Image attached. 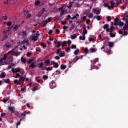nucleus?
<instances>
[{
  "label": "nucleus",
  "mask_w": 128,
  "mask_h": 128,
  "mask_svg": "<svg viewBox=\"0 0 128 128\" xmlns=\"http://www.w3.org/2000/svg\"><path fill=\"white\" fill-rule=\"evenodd\" d=\"M28 38H26L22 42L19 43L18 45L16 46L14 50H22V48L24 50H26V46H28Z\"/></svg>",
  "instance_id": "nucleus-1"
},
{
  "label": "nucleus",
  "mask_w": 128,
  "mask_h": 128,
  "mask_svg": "<svg viewBox=\"0 0 128 128\" xmlns=\"http://www.w3.org/2000/svg\"><path fill=\"white\" fill-rule=\"evenodd\" d=\"M32 34V40H34V42H36L38 38V36H40V32H36V31L33 30Z\"/></svg>",
  "instance_id": "nucleus-2"
},
{
  "label": "nucleus",
  "mask_w": 128,
  "mask_h": 128,
  "mask_svg": "<svg viewBox=\"0 0 128 128\" xmlns=\"http://www.w3.org/2000/svg\"><path fill=\"white\" fill-rule=\"evenodd\" d=\"M114 0L111 1L109 4H104V6L105 8H108V10H112V8H114Z\"/></svg>",
  "instance_id": "nucleus-3"
},
{
  "label": "nucleus",
  "mask_w": 128,
  "mask_h": 128,
  "mask_svg": "<svg viewBox=\"0 0 128 128\" xmlns=\"http://www.w3.org/2000/svg\"><path fill=\"white\" fill-rule=\"evenodd\" d=\"M50 86L52 89L56 88V84L54 81H52L50 82Z\"/></svg>",
  "instance_id": "nucleus-4"
},
{
  "label": "nucleus",
  "mask_w": 128,
  "mask_h": 128,
  "mask_svg": "<svg viewBox=\"0 0 128 128\" xmlns=\"http://www.w3.org/2000/svg\"><path fill=\"white\" fill-rule=\"evenodd\" d=\"M8 110L10 112V114H14V112H16V109L14 108V107L12 106H9Z\"/></svg>",
  "instance_id": "nucleus-5"
},
{
  "label": "nucleus",
  "mask_w": 128,
  "mask_h": 128,
  "mask_svg": "<svg viewBox=\"0 0 128 128\" xmlns=\"http://www.w3.org/2000/svg\"><path fill=\"white\" fill-rule=\"evenodd\" d=\"M92 12H95L96 14H100V9L98 8H94L92 9Z\"/></svg>",
  "instance_id": "nucleus-6"
},
{
  "label": "nucleus",
  "mask_w": 128,
  "mask_h": 128,
  "mask_svg": "<svg viewBox=\"0 0 128 128\" xmlns=\"http://www.w3.org/2000/svg\"><path fill=\"white\" fill-rule=\"evenodd\" d=\"M12 72L13 74H16V72H20V68H12Z\"/></svg>",
  "instance_id": "nucleus-7"
},
{
  "label": "nucleus",
  "mask_w": 128,
  "mask_h": 128,
  "mask_svg": "<svg viewBox=\"0 0 128 128\" xmlns=\"http://www.w3.org/2000/svg\"><path fill=\"white\" fill-rule=\"evenodd\" d=\"M98 60H100V58H94L93 60H91V62L92 64H96V62H98Z\"/></svg>",
  "instance_id": "nucleus-8"
},
{
  "label": "nucleus",
  "mask_w": 128,
  "mask_h": 128,
  "mask_svg": "<svg viewBox=\"0 0 128 128\" xmlns=\"http://www.w3.org/2000/svg\"><path fill=\"white\" fill-rule=\"evenodd\" d=\"M40 86H36L32 88V92H36V90H40Z\"/></svg>",
  "instance_id": "nucleus-9"
},
{
  "label": "nucleus",
  "mask_w": 128,
  "mask_h": 128,
  "mask_svg": "<svg viewBox=\"0 0 128 128\" xmlns=\"http://www.w3.org/2000/svg\"><path fill=\"white\" fill-rule=\"evenodd\" d=\"M82 58V56H80V57L78 56H76L75 58H74L73 62H78V60H80V58Z\"/></svg>",
  "instance_id": "nucleus-10"
},
{
  "label": "nucleus",
  "mask_w": 128,
  "mask_h": 128,
  "mask_svg": "<svg viewBox=\"0 0 128 128\" xmlns=\"http://www.w3.org/2000/svg\"><path fill=\"white\" fill-rule=\"evenodd\" d=\"M12 28V27H8V30L4 31L3 32L4 34H8V32H10V30H11Z\"/></svg>",
  "instance_id": "nucleus-11"
},
{
  "label": "nucleus",
  "mask_w": 128,
  "mask_h": 128,
  "mask_svg": "<svg viewBox=\"0 0 128 128\" xmlns=\"http://www.w3.org/2000/svg\"><path fill=\"white\" fill-rule=\"evenodd\" d=\"M8 20V16L6 14H4L2 17L1 22H3V20Z\"/></svg>",
  "instance_id": "nucleus-12"
},
{
  "label": "nucleus",
  "mask_w": 128,
  "mask_h": 128,
  "mask_svg": "<svg viewBox=\"0 0 128 128\" xmlns=\"http://www.w3.org/2000/svg\"><path fill=\"white\" fill-rule=\"evenodd\" d=\"M114 26H124V22L122 21H119L118 24L116 22L114 23Z\"/></svg>",
  "instance_id": "nucleus-13"
},
{
  "label": "nucleus",
  "mask_w": 128,
  "mask_h": 128,
  "mask_svg": "<svg viewBox=\"0 0 128 128\" xmlns=\"http://www.w3.org/2000/svg\"><path fill=\"white\" fill-rule=\"evenodd\" d=\"M90 52H96L98 50V49L94 48H90Z\"/></svg>",
  "instance_id": "nucleus-14"
},
{
  "label": "nucleus",
  "mask_w": 128,
  "mask_h": 128,
  "mask_svg": "<svg viewBox=\"0 0 128 128\" xmlns=\"http://www.w3.org/2000/svg\"><path fill=\"white\" fill-rule=\"evenodd\" d=\"M12 54V56H20V52H13Z\"/></svg>",
  "instance_id": "nucleus-15"
},
{
  "label": "nucleus",
  "mask_w": 128,
  "mask_h": 128,
  "mask_svg": "<svg viewBox=\"0 0 128 128\" xmlns=\"http://www.w3.org/2000/svg\"><path fill=\"white\" fill-rule=\"evenodd\" d=\"M34 60H36V58L33 57L31 59L29 60L27 62L28 64H30L31 62H34Z\"/></svg>",
  "instance_id": "nucleus-16"
},
{
  "label": "nucleus",
  "mask_w": 128,
  "mask_h": 128,
  "mask_svg": "<svg viewBox=\"0 0 128 128\" xmlns=\"http://www.w3.org/2000/svg\"><path fill=\"white\" fill-rule=\"evenodd\" d=\"M8 58V55L6 54H5L4 56V58H2L0 60V62H2L4 60H6V58Z\"/></svg>",
  "instance_id": "nucleus-17"
},
{
  "label": "nucleus",
  "mask_w": 128,
  "mask_h": 128,
  "mask_svg": "<svg viewBox=\"0 0 128 128\" xmlns=\"http://www.w3.org/2000/svg\"><path fill=\"white\" fill-rule=\"evenodd\" d=\"M86 34H88V30H86V27H84V30L82 32V34L84 36H86Z\"/></svg>",
  "instance_id": "nucleus-18"
},
{
  "label": "nucleus",
  "mask_w": 128,
  "mask_h": 128,
  "mask_svg": "<svg viewBox=\"0 0 128 128\" xmlns=\"http://www.w3.org/2000/svg\"><path fill=\"white\" fill-rule=\"evenodd\" d=\"M104 30H106L108 32H110V28H108V25L106 24L104 26Z\"/></svg>",
  "instance_id": "nucleus-19"
},
{
  "label": "nucleus",
  "mask_w": 128,
  "mask_h": 128,
  "mask_svg": "<svg viewBox=\"0 0 128 128\" xmlns=\"http://www.w3.org/2000/svg\"><path fill=\"white\" fill-rule=\"evenodd\" d=\"M79 38L80 40H86V36L82 34L79 37Z\"/></svg>",
  "instance_id": "nucleus-20"
},
{
  "label": "nucleus",
  "mask_w": 128,
  "mask_h": 128,
  "mask_svg": "<svg viewBox=\"0 0 128 128\" xmlns=\"http://www.w3.org/2000/svg\"><path fill=\"white\" fill-rule=\"evenodd\" d=\"M20 24H16V25L14 28H13V30L14 31L16 30H18V28H20Z\"/></svg>",
  "instance_id": "nucleus-21"
},
{
  "label": "nucleus",
  "mask_w": 128,
  "mask_h": 128,
  "mask_svg": "<svg viewBox=\"0 0 128 128\" xmlns=\"http://www.w3.org/2000/svg\"><path fill=\"white\" fill-rule=\"evenodd\" d=\"M78 54H80V50L78 48H76L74 52V54H75V56H78Z\"/></svg>",
  "instance_id": "nucleus-22"
},
{
  "label": "nucleus",
  "mask_w": 128,
  "mask_h": 128,
  "mask_svg": "<svg viewBox=\"0 0 128 128\" xmlns=\"http://www.w3.org/2000/svg\"><path fill=\"white\" fill-rule=\"evenodd\" d=\"M59 56H60V58H63V56H66V52H61L59 54Z\"/></svg>",
  "instance_id": "nucleus-23"
},
{
  "label": "nucleus",
  "mask_w": 128,
  "mask_h": 128,
  "mask_svg": "<svg viewBox=\"0 0 128 128\" xmlns=\"http://www.w3.org/2000/svg\"><path fill=\"white\" fill-rule=\"evenodd\" d=\"M20 78V80H19L20 82V80H22V82H24V80L26 79V76H21Z\"/></svg>",
  "instance_id": "nucleus-24"
},
{
  "label": "nucleus",
  "mask_w": 128,
  "mask_h": 128,
  "mask_svg": "<svg viewBox=\"0 0 128 128\" xmlns=\"http://www.w3.org/2000/svg\"><path fill=\"white\" fill-rule=\"evenodd\" d=\"M114 42H108V46L110 48H112V46H114Z\"/></svg>",
  "instance_id": "nucleus-25"
},
{
  "label": "nucleus",
  "mask_w": 128,
  "mask_h": 128,
  "mask_svg": "<svg viewBox=\"0 0 128 128\" xmlns=\"http://www.w3.org/2000/svg\"><path fill=\"white\" fill-rule=\"evenodd\" d=\"M4 48H12V45L10 44H6L4 46Z\"/></svg>",
  "instance_id": "nucleus-26"
},
{
  "label": "nucleus",
  "mask_w": 128,
  "mask_h": 128,
  "mask_svg": "<svg viewBox=\"0 0 128 128\" xmlns=\"http://www.w3.org/2000/svg\"><path fill=\"white\" fill-rule=\"evenodd\" d=\"M123 30H128V24H124V26L123 27Z\"/></svg>",
  "instance_id": "nucleus-27"
},
{
  "label": "nucleus",
  "mask_w": 128,
  "mask_h": 128,
  "mask_svg": "<svg viewBox=\"0 0 128 128\" xmlns=\"http://www.w3.org/2000/svg\"><path fill=\"white\" fill-rule=\"evenodd\" d=\"M14 60V58L12 56H10L8 58V60L9 62H12Z\"/></svg>",
  "instance_id": "nucleus-28"
},
{
  "label": "nucleus",
  "mask_w": 128,
  "mask_h": 128,
  "mask_svg": "<svg viewBox=\"0 0 128 128\" xmlns=\"http://www.w3.org/2000/svg\"><path fill=\"white\" fill-rule=\"evenodd\" d=\"M123 16H124L123 18H122L123 20H126V18H128V14L124 13V15H123Z\"/></svg>",
  "instance_id": "nucleus-29"
},
{
  "label": "nucleus",
  "mask_w": 128,
  "mask_h": 128,
  "mask_svg": "<svg viewBox=\"0 0 128 128\" xmlns=\"http://www.w3.org/2000/svg\"><path fill=\"white\" fill-rule=\"evenodd\" d=\"M0 78H6V74L2 72L1 74L0 75Z\"/></svg>",
  "instance_id": "nucleus-30"
},
{
  "label": "nucleus",
  "mask_w": 128,
  "mask_h": 128,
  "mask_svg": "<svg viewBox=\"0 0 128 128\" xmlns=\"http://www.w3.org/2000/svg\"><path fill=\"white\" fill-rule=\"evenodd\" d=\"M46 12V8H42L40 11V14H44V12Z\"/></svg>",
  "instance_id": "nucleus-31"
},
{
  "label": "nucleus",
  "mask_w": 128,
  "mask_h": 128,
  "mask_svg": "<svg viewBox=\"0 0 128 128\" xmlns=\"http://www.w3.org/2000/svg\"><path fill=\"white\" fill-rule=\"evenodd\" d=\"M54 74H56V76H60V71L57 70Z\"/></svg>",
  "instance_id": "nucleus-32"
},
{
  "label": "nucleus",
  "mask_w": 128,
  "mask_h": 128,
  "mask_svg": "<svg viewBox=\"0 0 128 128\" xmlns=\"http://www.w3.org/2000/svg\"><path fill=\"white\" fill-rule=\"evenodd\" d=\"M36 67V66L34 65V62H32L30 66V68H34Z\"/></svg>",
  "instance_id": "nucleus-33"
},
{
  "label": "nucleus",
  "mask_w": 128,
  "mask_h": 128,
  "mask_svg": "<svg viewBox=\"0 0 128 128\" xmlns=\"http://www.w3.org/2000/svg\"><path fill=\"white\" fill-rule=\"evenodd\" d=\"M45 64H46V66H48L50 64V60H47L45 61Z\"/></svg>",
  "instance_id": "nucleus-34"
},
{
  "label": "nucleus",
  "mask_w": 128,
  "mask_h": 128,
  "mask_svg": "<svg viewBox=\"0 0 128 128\" xmlns=\"http://www.w3.org/2000/svg\"><path fill=\"white\" fill-rule=\"evenodd\" d=\"M20 2V1L18 0H13V4H18Z\"/></svg>",
  "instance_id": "nucleus-35"
},
{
  "label": "nucleus",
  "mask_w": 128,
  "mask_h": 128,
  "mask_svg": "<svg viewBox=\"0 0 128 128\" xmlns=\"http://www.w3.org/2000/svg\"><path fill=\"white\" fill-rule=\"evenodd\" d=\"M66 65L62 64L60 66L61 70H66Z\"/></svg>",
  "instance_id": "nucleus-36"
},
{
  "label": "nucleus",
  "mask_w": 128,
  "mask_h": 128,
  "mask_svg": "<svg viewBox=\"0 0 128 128\" xmlns=\"http://www.w3.org/2000/svg\"><path fill=\"white\" fill-rule=\"evenodd\" d=\"M71 38H72V40L76 38V34H74L73 35L71 36Z\"/></svg>",
  "instance_id": "nucleus-37"
},
{
  "label": "nucleus",
  "mask_w": 128,
  "mask_h": 128,
  "mask_svg": "<svg viewBox=\"0 0 128 128\" xmlns=\"http://www.w3.org/2000/svg\"><path fill=\"white\" fill-rule=\"evenodd\" d=\"M79 16L78 14H76L73 17L71 18V20H74V18H76V17L78 18Z\"/></svg>",
  "instance_id": "nucleus-38"
},
{
  "label": "nucleus",
  "mask_w": 128,
  "mask_h": 128,
  "mask_svg": "<svg viewBox=\"0 0 128 128\" xmlns=\"http://www.w3.org/2000/svg\"><path fill=\"white\" fill-rule=\"evenodd\" d=\"M10 2H12V0H6V2H4V4H10Z\"/></svg>",
  "instance_id": "nucleus-39"
},
{
  "label": "nucleus",
  "mask_w": 128,
  "mask_h": 128,
  "mask_svg": "<svg viewBox=\"0 0 128 128\" xmlns=\"http://www.w3.org/2000/svg\"><path fill=\"white\" fill-rule=\"evenodd\" d=\"M83 50H84V52L86 54H88V48H84Z\"/></svg>",
  "instance_id": "nucleus-40"
},
{
  "label": "nucleus",
  "mask_w": 128,
  "mask_h": 128,
  "mask_svg": "<svg viewBox=\"0 0 128 128\" xmlns=\"http://www.w3.org/2000/svg\"><path fill=\"white\" fill-rule=\"evenodd\" d=\"M66 46V42L64 41L62 43V48H64V46Z\"/></svg>",
  "instance_id": "nucleus-41"
},
{
  "label": "nucleus",
  "mask_w": 128,
  "mask_h": 128,
  "mask_svg": "<svg viewBox=\"0 0 128 128\" xmlns=\"http://www.w3.org/2000/svg\"><path fill=\"white\" fill-rule=\"evenodd\" d=\"M88 16L89 18H92L94 16V14L92 13H90L89 14H88Z\"/></svg>",
  "instance_id": "nucleus-42"
},
{
  "label": "nucleus",
  "mask_w": 128,
  "mask_h": 128,
  "mask_svg": "<svg viewBox=\"0 0 128 128\" xmlns=\"http://www.w3.org/2000/svg\"><path fill=\"white\" fill-rule=\"evenodd\" d=\"M71 48L72 50H76V46L74 44H72L71 46Z\"/></svg>",
  "instance_id": "nucleus-43"
},
{
  "label": "nucleus",
  "mask_w": 128,
  "mask_h": 128,
  "mask_svg": "<svg viewBox=\"0 0 128 128\" xmlns=\"http://www.w3.org/2000/svg\"><path fill=\"white\" fill-rule=\"evenodd\" d=\"M21 62H23V64H26V60L22 58H21Z\"/></svg>",
  "instance_id": "nucleus-44"
},
{
  "label": "nucleus",
  "mask_w": 128,
  "mask_h": 128,
  "mask_svg": "<svg viewBox=\"0 0 128 128\" xmlns=\"http://www.w3.org/2000/svg\"><path fill=\"white\" fill-rule=\"evenodd\" d=\"M52 68H54L52 66L50 67H48L46 68V70H52Z\"/></svg>",
  "instance_id": "nucleus-45"
},
{
  "label": "nucleus",
  "mask_w": 128,
  "mask_h": 128,
  "mask_svg": "<svg viewBox=\"0 0 128 128\" xmlns=\"http://www.w3.org/2000/svg\"><path fill=\"white\" fill-rule=\"evenodd\" d=\"M42 78L46 80H48V76L46 75H44L42 76Z\"/></svg>",
  "instance_id": "nucleus-46"
},
{
  "label": "nucleus",
  "mask_w": 128,
  "mask_h": 128,
  "mask_svg": "<svg viewBox=\"0 0 128 128\" xmlns=\"http://www.w3.org/2000/svg\"><path fill=\"white\" fill-rule=\"evenodd\" d=\"M8 98H4L2 100V102H8Z\"/></svg>",
  "instance_id": "nucleus-47"
},
{
  "label": "nucleus",
  "mask_w": 128,
  "mask_h": 128,
  "mask_svg": "<svg viewBox=\"0 0 128 128\" xmlns=\"http://www.w3.org/2000/svg\"><path fill=\"white\" fill-rule=\"evenodd\" d=\"M6 26H12V22L11 21H9L6 23Z\"/></svg>",
  "instance_id": "nucleus-48"
},
{
  "label": "nucleus",
  "mask_w": 128,
  "mask_h": 128,
  "mask_svg": "<svg viewBox=\"0 0 128 128\" xmlns=\"http://www.w3.org/2000/svg\"><path fill=\"white\" fill-rule=\"evenodd\" d=\"M96 18L97 20H102V16H98Z\"/></svg>",
  "instance_id": "nucleus-49"
},
{
  "label": "nucleus",
  "mask_w": 128,
  "mask_h": 128,
  "mask_svg": "<svg viewBox=\"0 0 128 128\" xmlns=\"http://www.w3.org/2000/svg\"><path fill=\"white\" fill-rule=\"evenodd\" d=\"M61 44H62V42L59 41L58 44H57L56 48H60V46Z\"/></svg>",
  "instance_id": "nucleus-50"
},
{
  "label": "nucleus",
  "mask_w": 128,
  "mask_h": 128,
  "mask_svg": "<svg viewBox=\"0 0 128 128\" xmlns=\"http://www.w3.org/2000/svg\"><path fill=\"white\" fill-rule=\"evenodd\" d=\"M4 82H6V84H8L10 82V79H5L4 80Z\"/></svg>",
  "instance_id": "nucleus-51"
},
{
  "label": "nucleus",
  "mask_w": 128,
  "mask_h": 128,
  "mask_svg": "<svg viewBox=\"0 0 128 128\" xmlns=\"http://www.w3.org/2000/svg\"><path fill=\"white\" fill-rule=\"evenodd\" d=\"M110 36H111V38H114V36H116V35L114 34H113L112 32H110Z\"/></svg>",
  "instance_id": "nucleus-52"
},
{
  "label": "nucleus",
  "mask_w": 128,
  "mask_h": 128,
  "mask_svg": "<svg viewBox=\"0 0 128 128\" xmlns=\"http://www.w3.org/2000/svg\"><path fill=\"white\" fill-rule=\"evenodd\" d=\"M20 77V74L18 73H17L15 76L16 78H18Z\"/></svg>",
  "instance_id": "nucleus-53"
},
{
  "label": "nucleus",
  "mask_w": 128,
  "mask_h": 128,
  "mask_svg": "<svg viewBox=\"0 0 128 128\" xmlns=\"http://www.w3.org/2000/svg\"><path fill=\"white\" fill-rule=\"evenodd\" d=\"M48 22L46 21L45 22L42 24V26L43 28H44V26H46V24H48Z\"/></svg>",
  "instance_id": "nucleus-54"
},
{
  "label": "nucleus",
  "mask_w": 128,
  "mask_h": 128,
  "mask_svg": "<svg viewBox=\"0 0 128 128\" xmlns=\"http://www.w3.org/2000/svg\"><path fill=\"white\" fill-rule=\"evenodd\" d=\"M35 80L38 82H40V80L38 79V77H36Z\"/></svg>",
  "instance_id": "nucleus-55"
},
{
  "label": "nucleus",
  "mask_w": 128,
  "mask_h": 128,
  "mask_svg": "<svg viewBox=\"0 0 128 128\" xmlns=\"http://www.w3.org/2000/svg\"><path fill=\"white\" fill-rule=\"evenodd\" d=\"M40 0H37L35 2V5L36 6H38V4H40Z\"/></svg>",
  "instance_id": "nucleus-56"
},
{
  "label": "nucleus",
  "mask_w": 128,
  "mask_h": 128,
  "mask_svg": "<svg viewBox=\"0 0 128 128\" xmlns=\"http://www.w3.org/2000/svg\"><path fill=\"white\" fill-rule=\"evenodd\" d=\"M114 28L113 26H112L110 28V32H112V30H114Z\"/></svg>",
  "instance_id": "nucleus-57"
},
{
  "label": "nucleus",
  "mask_w": 128,
  "mask_h": 128,
  "mask_svg": "<svg viewBox=\"0 0 128 128\" xmlns=\"http://www.w3.org/2000/svg\"><path fill=\"white\" fill-rule=\"evenodd\" d=\"M72 2H70L69 3V6H68V8H72Z\"/></svg>",
  "instance_id": "nucleus-58"
},
{
  "label": "nucleus",
  "mask_w": 128,
  "mask_h": 128,
  "mask_svg": "<svg viewBox=\"0 0 128 128\" xmlns=\"http://www.w3.org/2000/svg\"><path fill=\"white\" fill-rule=\"evenodd\" d=\"M8 35H5L2 40H6V38H8Z\"/></svg>",
  "instance_id": "nucleus-59"
},
{
  "label": "nucleus",
  "mask_w": 128,
  "mask_h": 128,
  "mask_svg": "<svg viewBox=\"0 0 128 128\" xmlns=\"http://www.w3.org/2000/svg\"><path fill=\"white\" fill-rule=\"evenodd\" d=\"M66 52H70V47L66 48V49L65 50Z\"/></svg>",
  "instance_id": "nucleus-60"
},
{
  "label": "nucleus",
  "mask_w": 128,
  "mask_h": 128,
  "mask_svg": "<svg viewBox=\"0 0 128 128\" xmlns=\"http://www.w3.org/2000/svg\"><path fill=\"white\" fill-rule=\"evenodd\" d=\"M114 20L115 22H116V24H118V18H116Z\"/></svg>",
  "instance_id": "nucleus-61"
},
{
  "label": "nucleus",
  "mask_w": 128,
  "mask_h": 128,
  "mask_svg": "<svg viewBox=\"0 0 128 128\" xmlns=\"http://www.w3.org/2000/svg\"><path fill=\"white\" fill-rule=\"evenodd\" d=\"M86 20V16H84L82 18V20Z\"/></svg>",
  "instance_id": "nucleus-62"
},
{
  "label": "nucleus",
  "mask_w": 128,
  "mask_h": 128,
  "mask_svg": "<svg viewBox=\"0 0 128 128\" xmlns=\"http://www.w3.org/2000/svg\"><path fill=\"white\" fill-rule=\"evenodd\" d=\"M54 68H58V63H55L54 64Z\"/></svg>",
  "instance_id": "nucleus-63"
},
{
  "label": "nucleus",
  "mask_w": 128,
  "mask_h": 128,
  "mask_svg": "<svg viewBox=\"0 0 128 128\" xmlns=\"http://www.w3.org/2000/svg\"><path fill=\"white\" fill-rule=\"evenodd\" d=\"M22 35L24 36H26V31H24L22 32Z\"/></svg>",
  "instance_id": "nucleus-64"
}]
</instances>
